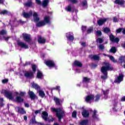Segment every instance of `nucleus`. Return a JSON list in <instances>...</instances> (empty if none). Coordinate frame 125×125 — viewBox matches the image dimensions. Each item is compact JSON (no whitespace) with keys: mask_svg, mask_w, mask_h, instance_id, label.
<instances>
[{"mask_svg":"<svg viewBox=\"0 0 125 125\" xmlns=\"http://www.w3.org/2000/svg\"><path fill=\"white\" fill-rule=\"evenodd\" d=\"M30 123H31L32 124H37V122H36V119L34 118L33 119H32L31 121H30Z\"/></svg>","mask_w":125,"mask_h":125,"instance_id":"obj_51","label":"nucleus"},{"mask_svg":"<svg viewBox=\"0 0 125 125\" xmlns=\"http://www.w3.org/2000/svg\"><path fill=\"white\" fill-rule=\"evenodd\" d=\"M72 117L73 118H76L77 117V112L76 111H74L72 113Z\"/></svg>","mask_w":125,"mask_h":125,"instance_id":"obj_48","label":"nucleus"},{"mask_svg":"<svg viewBox=\"0 0 125 125\" xmlns=\"http://www.w3.org/2000/svg\"><path fill=\"white\" fill-rule=\"evenodd\" d=\"M8 82V79H4L2 80V83H6Z\"/></svg>","mask_w":125,"mask_h":125,"instance_id":"obj_53","label":"nucleus"},{"mask_svg":"<svg viewBox=\"0 0 125 125\" xmlns=\"http://www.w3.org/2000/svg\"><path fill=\"white\" fill-rule=\"evenodd\" d=\"M99 48L102 50L105 48V47L104 46V45L101 44L99 46Z\"/></svg>","mask_w":125,"mask_h":125,"instance_id":"obj_50","label":"nucleus"},{"mask_svg":"<svg viewBox=\"0 0 125 125\" xmlns=\"http://www.w3.org/2000/svg\"><path fill=\"white\" fill-rule=\"evenodd\" d=\"M45 64H46V65L48 66V67H49V68H52L54 67V66H55L54 62H53V61H47L45 62Z\"/></svg>","mask_w":125,"mask_h":125,"instance_id":"obj_8","label":"nucleus"},{"mask_svg":"<svg viewBox=\"0 0 125 125\" xmlns=\"http://www.w3.org/2000/svg\"><path fill=\"white\" fill-rule=\"evenodd\" d=\"M47 117H48V114L45 111H43L42 113V118L44 121H47Z\"/></svg>","mask_w":125,"mask_h":125,"instance_id":"obj_22","label":"nucleus"},{"mask_svg":"<svg viewBox=\"0 0 125 125\" xmlns=\"http://www.w3.org/2000/svg\"><path fill=\"white\" fill-rule=\"evenodd\" d=\"M100 58L99 55L92 56V59H94V60H99Z\"/></svg>","mask_w":125,"mask_h":125,"instance_id":"obj_42","label":"nucleus"},{"mask_svg":"<svg viewBox=\"0 0 125 125\" xmlns=\"http://www.w3.org/2000/svg\"><path fill=\"white\" fill-rule=\"evenodd\" d=\"M90 82V79L87 77H84L83 78V84L84 87H87V84Z\"/></svg>","mask_w":125,"mask_h":125,"instance_id":"obj_7","label":"nucleus"},{"mask_svg":"<svg viewBox=\"0 0 125 125\" xmlns=\"http://www.w3.org/2000/svg\"><path fill=\"white\" fill-rule=\"evenodd\" d=\"M49 2V1H48V0H44L42 2V5L43 6V7H46V6L48 5Z\"/></svg>","mask_w":125,"mask_h":125,"instance_id":"obj_25","label":"nucleus"},{"mask_svg":"<svg viewBox=\"0 0 125 125\" xmlns=\"http://www.w3.org/2000/svg\"><path fill=\"white\" fill-rule=\"evenodd\" d=\"M38 42L39 43H45V42H46V40L44 38L42 37L41 36H38Z\"/></svg>","mask_w":125,"mask_h":125,"instance_id":"obj_12","label":"nucleus"},{"mask_svg":"<svg viewBox=\"0 0 125 125\" xmlns=\"http://www.w3.org/2000/svg\"><path fill=\"white\" fill-rule=\"evenodd\" d=\"M103 31L104 33H105L106 34H108V33H110V32H111V30H110V28L108 27L104 28Z\"/></svg>","mask_w":125,"mask_h":125,"instance_id":"obj_36","label":"nucleus"},{"mask_svg":"<svg viewBox=\"0 0 125 125\" xmlns=\"http://www.w3.org/2000/svg\"><path fill=\"white\" fill-rule=\"evenodd\" d=\"M82 5L84 8H87V2L86 0H84L82 2Z\"/></svg>","mask_w":125,"mask_h":125,"instance_id":"obj_39","label":"nucleus"},{"mask_svg":"<svg viewBox=\"0 0 125 125\" xmlns=\"http://www.w3.org/2000/svg\"><path fill=\"white\" fill-rule=\"evenodd\" d=\"M95 100L94 101L97 102V101H98L99 100V98H100V96L99 95H97L96 97H95Z\"/></svg>","mask_w":125,"mask_h":125,"instance_id":"obj_47","label":"nucleus"},{"mask_svg":"<svg viewBox=\"0 0 125 125\" xmlns=\"http://www.w3.org/2000/svg\"><path fill=\"white\" fill-rule=\"evenodd\" d=\"M122 47H124V48H125V42L122 44Z\"/></svg>","mask_w":125,"mask_h":125,"instance_id":"obj_64","label":"nucleus"},{"mask_svg":"<svg viewBox=\"0 0 125 125\" xmlns=\"http://www.w3.org/2000/svg\"><path fill=\"white\" fill-rule=\"evenodd\" d=\"M32 68L33 72H36V71H37V65H35L34 64L32 65Z\"/></svg>","mask_w":125,"mask_h":125,"instance_id":"obj_45","label":"nucleus"},{"mask_svg":"<svg viewBox=\"0 0 125 125\" xmlns=\"http://www.w3.org/2000/svg\"><path fill=\"white\" fill-rule=\"evenodd\" d=\"M56 89H58V90L59 91V92H60V86H56Z\"/></svg>","mask_w":125,"mask_h":125,"instance_id":"obj_59","label":"nucleus"},{"mask_svg":"<svg viewBox=\"0 0 125 125\" xmlns=\"http://www.w3.org/2000/svg\"><path fill=\"white\" fill-rule=\"evenodd\" d=\"M103 55H104V56H108L109 58V59H110V60H111V61H112V62H114V63L117 62V60H115V58H114V57H113L112 56H109V55H106L105 54H104Z\"/></svg>","mask_w":125,"mask_h":125,"instance_id":"obj_29","label":"nucleus"},{"mask_svg":"<svg viewBox=\"0 0 125 125\" xmlns=\"http://www.w3.org/2000/svg\"><path fill=\"white\" fill-rule=\"evenodd\" d=\"M80 125H88L87 120H83L80 123Z\"/></svg>","mask_w":125,"mask_h":125,"instance_id":"obj_35","label":"nucleus"},{"mask_svg":"<svg viewBox=\"0 0 125 125\" xmlns=\"http://www.w3.org/2000/svg\"><path fill=\"white\" fill-rule=\"evenodd\" d=\"M96 42L99 43H102V42H103V39H102V38H99L97 39Z\"/></svg>","mask_w":125,"mask_h":125,"instance_id":"obj_46","label":"nucleus"},{"mask_svg":"<svg viewBox=\"0 0 125 125\" xmlns=\"http://www.w3.org/2000/svg\"><path fill=\"white\" fill-rule=\"evenodd\" d=\"M18 44L19 46H21L22 48H25V49H27V48H29V46H28V45L26 44L24 42H18Z\"/></svg>","mask_w":125,"mask_h":125,"instance_id":"obj_14","label":"nucleus"},{"mask_svg":"<svg viewBox=\"0 0 125 125\" xmlns=\"http://www.w3.org/2000/svg\"><path fill=\"white\" fill-rule=\"evenodd\" d=\"M15 110L17 111L18 113H20V114H22V115L26 114V111L24 110L23 108H20L19 107L17 106L15 107Z\"/></svg>","mask_w":125,"mask_h":125,"instance_id":"obj_15","label":"nucleus"},{"mask_svg":"<svg viewBox=\"0 0 125 125\" xmlns=\"http://www.w3.org/2000/svg\"><path fill=\"white\" fill-rule=\"evenodd\" d=\"M51 110L52 112H56L57 117L59 119V121L61 122V119H62L63 116H64V110H63L62 108L56 109L54 107L51 108Z\"/></svg>","mask_w":125,"mask_h":125,"instance_id":"obj_2","label":"nucleus"},{"mask_svg":"<svg viewBox=\"0 0 125 125\" xmlns=\"http://www.w3.org/2000/svg\"><path fill=\"white\" fill-rule=\"evenodd\" d=\"M104 95V99H107L108 98V94H109V90H106V91L103 90Z\"/></svg>","mask_w":125,"mask_h":125,"instance_id":"obj_31","label":"nucleus"},{"mask_svg":"<svg viewBox=\"0 0 125 125\" xmlns=\"http://www.w3.org/2000/svg\"><path fill=\"white\" fill-rule=\"evenodd\" d=\"M117 104H118V101H115L113 102L114 107H112V109L114 112H117V111H118L116 108V107H117Z\"/></svg>","mask_w":125,"mask_h":125,"instance_id":"obj_28","label":"nucleus"},{"mask_svg":"<svg viewBox=\"0 0 125 125\" xmlns=\"http://www.w3.org/2000/svg\"><path fill=\"white\" fill-rule=\"evenodd\" d=\"M54 100L57 105H60V103L62 102V101L57 97H54Z\"/></svg>","mask_w":125,"mask_h":125,"instance_id":"obj_30","label":"nucleus"},{"mask_svg":"<svg viewBox=\"0 0 125 125\" xmlns=\"http://www.w3.org/2000/svg\"><path fill=\"white\" fill-rule=\"evenodd\" d=\"M40 20V18L38 17V14L36 12L33 13V21L34 22H38Z\"/></svg>","mask_w":125,"mask_h":125,"instance_id":"obj_21","label":"nucleus"},{"mask_svg":"<svg viewBox=\"0 0 125 125\" xmlns=\"http://www.w3.org/2000/svg\"><path fill=\"white\" fill-rule=\"evenodd\" d=\"M109 39L111 42H120V39L118 38H115L114 35H112L111 34L109 35Z\"/></svg>","mask_w":125,"mask_h":125,"instance_id":"obj_13","label":"nucleus"},{"mask_svg":"<svg viewBox=\"0 0 125 125\" xmlns=\"http://www.w3.org/2000/svg\"><path fill=\"white\" fill-rule=\"evenodd\" d=\"M107 21V19H100L97 21L98 24L99 26H101V25H103L105 22Z\"/></svg>","mask_w":125,"mask_h":125,"instance_id":"obj_17","label":"nucleus"},{"mask_svg":"<svg viewBox=\"0 0 125 125\" xmlns=\"http://www.w3.org/2000/svg\"><path fill=\"white\" fill-rule=\"evenodd\" d=\"M1 93L4 94L7 98H8V99H10L11 100H13V99H14V96H13L12 92L8 91L6 90H2Z\"/></svg>","mask_w":125,"mask_h":125,"instance_id":"obj_4","label":"nucleus"},{"mask_svg":"<svg viewBox=\"0 0 125 125\" xmlns=\"http://www.w3.org/2000/svg\"><path fill=\"white\" fill-rule=\"evenodd\" d=\"M39 93L40 96H41V97H42V98H43V97L45 96V93H44V92L42 90H39Z\"/></svg>","mask_w":125,"mask_h":125,"instance_id":"obj_32","label":"nucleus"},{"mask_svg":"<svg viewBox=\"0 0 125 125\" xmlns=\"http://www.w3.org/2000/svg\"><path fill=\"white\" fill-rule=\"evenodd\" d=\"M123 80H124V75L123 74H120L119 76L116 78L115 81V83H120L121 82H123Z\"/></svg>","mask_w":125,"mask_h":125,"instance_id":"obj_9","label":"nucleus"},{"mask_svg":"<svg viewBox=\"0 0 125 125\" xmlns=\"http://www.w3.org/2000/svg\"><path fill=\"white\" fill-rule=\"evenodd\" d=\"M37 76L38 79H42V73L40 71L38 70Z\"/></svg>","mask_w":125,"mask_h":125,"instance_id":"obj_33","label":"nucleus"},{"mask_svg":"<svg viewBox=\"0 0 125 125\" xmlns=\"http://www.w3.org/2000/svg\"><path fill=\"white\" fill-rule=\"evenodd\" d=\"M25 94H26V93L25 92H22V91L20 92V95L21 96H24Z\"/></svg>","mask_w":125,"mask_h":125,"instance_id":"obj_52","label":"nucleus"},{"mask_svg":"<svg viewBox=\"0 0 125 125\" xmlns=\"http://www.w3.org/2000/svg\"><path fill=\"white\" fill-rule=\"evenodd\" d=\"M121 101H122L123 102L125 101V96H124L121 98Z\"/></svg>","mask_w":125,"mask_h":125,"instance_id":"obj_61","label":"nucleus"},{"mask_svg":"<svg viewBox=\"0 0 125 125\" xmlns=\"http://www.w3.org/2000/svg\"><path fill=\"white\" fill-rule=\"evenodd\" d=\"M7 34V32H6V30H2L0 31V37H1V36H3V39H4L5 41H8V39H9V37H5L3 36L6 35Z\"/></svg>","mask_w":125,"mask_h":125,"instance_id":"obj_10","label":"nucleus"},{"mask_svg":"<svg viewBox=\"0 0 125 125\" xmlns=\"http://www.w3.org/2000/svg\"><path fill=\"white\" fill-rule=\"evenodd\" d=\"M15 101L16 102H18V103H21V102H23V101H24V99L21 96H17Z\"/></svg>","mask_w":125,"mask_h":125,"instance_id":"obj_20","label":"nucleus"},{"mask_svg":"<svg viewBox=\"0 0 125 125\" xmlns=\"http://www.w3.org/2000/svg\"><path fill=\"white\" fill-rule=\"evenodd\" d=\"M66 37L67 41H74V34L72 32H68L66 34Z\"/></svg>","mask_w":125,"mask_h":125,"instance_id":"obj_5","label":"nucleus"},{"mask_svg":"<svg viewBox=\"0 0 125 125\" xmlns=\"http://www.w3.org/2000/svg\"><path fill=\"white\" fill-rule=\"evenodd\" d=\"M28 94L31 98V99H35L36 98V95L33 91H29Z\"/></svg>","mask_w":125,"mask_h":125,"instance_id":"obj_23","label":"nucleus"},{"mask_svg":"<svg viewBox=\"0 0 125 125\" xmlns=\"http://www.w3.org/2000/svg\"><path fill=\"white\" fill-rule=\"evenodd\" d=\"M122 31H123V29L122 28H119L118 29H117L116 30V32L117 33H121L122 32Z\"/></svg>","mask_w":125,"mask_h":125,"instance_id":"obj_55","label":"nucleus"},{"mask_svg":"<svg viewBox=\"0 0 125 125\" xmlns=\"http://www.w3.org/2000/svg\"><path fill=\"white\" fill-rule=\"evenodd\" d=\"M122 33H123V35H125V28H124L123 29Z\"/></svg>","mask_w":125,"mask_h":125,"instance_id":"obj_63","label":"nucleus"},{"mask_svg":"<svg viewBox=\"0 0 125 125\" xmlns=\"http://www.w3.org/2000/svg\"><path fill=\"white\" fill-rule=\"evenodd\" d=\"M109 51L110 52H112V53H116L117 52V48H116V47H112Z\"/></svg>","mask_w":125,"mask_h":125,"instance_id":"obj_37","label":"nucleus"},{"mask_svg":"<svg viewBox=\"0 0 125 125\" xmlns=\"http://www.w3.org/2000/svg\"><path fill=\"white\" fill-rule=\"evenodd\" d=\"M118 20L117 19L116 17H114L113 18V22H118Z\"/></svg>","mask_w":125,"mask_h":125,"instance_id":"obj_58","label":"nucleus"},{"mask_svg":"<svg viewBox=\"0 0 125 125\" xmlns=\"http://www.w3.org/2000/svg\"><path fill=\"white\" fill-rule=\"evenodd\" d=\"M85 30H86V26H82V31H83V32H84V31H85Z\"/></svg>","mask_w":125,"mask_h":125,"instance_id":"obj_57","label":"nucleus"},{"mask_svg":"<svg viewBox=\"0 0 125 125\" xmlns=\"http://www.w3.org/2000/svg\"><path fill=\"white\" fill-rule=\"evenodd\" d=\"M50 17L46 16L44 17V21H40L37 23V27H42V26H44L46 24H50Z\"/></svg>","mask_w":125,"mask_h":125,"instance_id":"obj_3","label":"nucleus"},{"mask_svg":"<svg viewBox=\"0 0 125 125\" xmlns=\"http://www.w3.org/2000/svg\"><path fill=\"white\" fill-rule=\"evenodd\" d=\"M9 12L8 11L4 10H3V11H1L0 12V14L1 15H6V14H8Z\"/></svg>","mask_w":125,"mask_h":125,"instance_id":"obj_38","label":"nucleus"},{"mask_svg":"<svg viewBox=\"0 0 125 125\" xmlns=\"http://www.w3.org/2000/svg\"><path fill=\"white\" fill-rule=\"evenodd\" d=\"M95 34H96V36L100 37L101 35H102V33L101 32V31L98 30L95 32Z\"/></svg>","mask_w":125,"mask_h":125,"instance_id":"obj_43","label":"nucleus"},{"mask_svg":"<svg viewBox=\"0 0 125 125\" xmlns=\"http://www.w3.org/2000/svg\"><path fill=\"white\" fill-rule=\"evenodd\" d=\"M69 1L72 2L73 3H77L78 2V0H69Z\"/></svg>","mask_w":125,"mask_h":125,"instance_id":"obj_54","label":"nucleus"},{"mask_svg":"<svg viewBox=\"0 0 125 125\" xmlns=\"http://www.w3.org/2000/svg\"><path fill=\"white\" fill-rule=\"evenodd\" d=\"M41 111H42V110H36L35 111V113L36 114V115H38V114L41 113Z\"/></svg>","mask_w":125,"mask_h":125,"instance_id":"obj_56","label":"nucleus"},{"mask_svg":"<svg viewBox=\"0 0 125 125\" xmlns=\"http://www.w3.org/2000/svg\"><path fill=\"white\" fill-rule=\"evenodd\" d=\"M94 100V96L93 95H88L85 97V101L87 103H90Z\"/></svg>","mask_w":125,"mask_h":125,"instance_id":"obj_6","label":"nucleus"},{"mask_svg":"<svg viewBox=\"0 0 125 125\" xmlns=\"http://www.w3.org/2000/svg\"><path fill=\"white\" fill-rule=\"evenodd\" d=\"M18 23H21V24H24V23H26V21H23L20 20L18 21Z\"/></svg>","mask_w":125,"mask_h":125,"instance_id":"obj_60","label":"nucleus"},{"mask_svg":"<svg viewBox=\"0 0 125 125\" xmlns=\"http://www.w3.org/2000/svg\"><path fill=\"white\" fill-rule=\"evenodd\" d=\"M24 6H26L27 7H34V5H35V3L30 1L24 3Z\"/></svg>","mask_w":125,"mask_h":125,"instance_id":"obj_18","label":"nucleus"},{"mask_svg":"<svg viewBox=\"0 0 125 125\" xmlns=\"http://www.w3.org/2000/svg\"><path fill=\"white\" fill-rule=\"evenodd\" d=\"M81 45H82V46H85L86 43L85 42H82Z\"/></svg>","mask_w":125,"mask_h":125,"instance_id":"obj_62","label":"nucleus"},{"mask_svg":"<svg viewBox=\"0 0 125 125\" xmlns=\"http://www.w3.org/2000/svg\"><path fill=\"white\" fill-rule=\"evenodd\" d=\"M25 77H26V78H33L34 74L32 73V72H27L25 73L24 74Z\"/></svg>","mask_w":125,"mask_h":125,"instance_id":"obj_27","label":"nucleus"},{"mask_svg":"<svg viewBox=\"0 0 125 125\" xmlns=\"http://www.w3.org/2000/svg\"><path fill=\"white\" fill-rule=\"evenodd\" d=\"M103 65H104L101 68V72L104 74V75L101 76V79L103 80H106L108 78V73L107 71H112L113 68L110 65L109 62H104Z\"/></svg>","mask_w":125,"mask_h":125,"instance_id":"obj_1","label":"nucleus"},{"mask_svg":"<svg viewBox=\"0 0 125 125\" xmlns=\"http://www.w3.org/2000/svg\"><path fill=\"white\" fill-rule=\"evenodd\" d=\"M31 84H32V87L33 88H35V89H37V90H40V87L39 85L38 84L33 83H32Z\"/></svg>","mask_w":125,"mask_h":125,"instance_id":"obj_24","label":"nucleus"},{"mask_svg":"<svg viewBox=\"0 0 125 125\" xmlns=\"http://www.w3.org/2000/svg\"><path fill=\"white\" fill-rule=\"evenodd\" d=\"M119 61L121 63H124L125 62V57H121L119 58Z\"/></svg>","mask_w":125,"mask_h":125,"instance_id":"obj_41","label":"nucleus"},{"mask_svg":"<svg viewBox=\"0 0 125 125\" xmlns=\"http://www.w3.org/2000/svg\"><path fill=\"white\" fill-rule=\"evenodd\" d=\"M23 39L25 42H30L31 41V36L26 33L22 34Z\"/></svg>","mask_w":125,"mask_h":125,"instance_id":"obj_16","label":"nucleus"},{"mask_svg":"<svg viewBox=\"0 0 125 125\" xmlns=\"http://www.w3.org/2000/svg\"><path fill=\"white\" fill-rule=\"evenodd\" d=\"M65 10L66 11H68V12H70V11H71V10H72V6H71L70 5L67 6L65 8Z\"/></svg>","mask_w":125,"mask_h":125,"instance_id":"obj_40","label":"nucleus"},{"mask_svg":"<svg viewBox=\"0 0 125 125\" xmlns=\"http://www.w3.org/2000/svg\"><path fill=\"white\" fill-rule=\"evenodd\" d=\"M32 14H33V11L32 10H30L29 13H26L25 12L22 13V15L24 18H30V17L32 16Z\"/></svg>","mask_w":125,"mask_h":125,"instance_id":"obj_11","label":"nucleus"},{"mask_svg":"<svg viewBox=\"0 0 125 125\" xmlns=\"http://www.w3.org/2000/svg\"><path fill=\"white\" fill-rule=\"evenodd\" d=\"M82 114L84 118H87V117L89 116V112H88V111L85 109L83 110Z\"/></svg>","mask_w":125,"mask_h":125,"instance_id":"obj_19","label":"nucleus"},{"mask_svg":"<svg viewBox=\"0 0 125 125\" xmlns=\"http://www.w3.org/2000/svg\"><path fill=\"white\" fill-rule=\"evenodd\" d=\"M92 31H93V27H90L88 29L87 33V34H90Z\"/></svg>","mask_w":125,"mask_h":125,"instance_id":"obj_44","label":"nucleus"},{"mask_svg":"<svg viewBox=\"0 0 125 125\" xmlns=\"http://www.w3.org/2000/svg\"><path fill=\"white\" fill-rule=\"evenodd\" d=\"M35 1L36 3L39 4V5H41V4H42V1H41V0H35Z\"/></svg>","mask_w":125,"mask_h":125,"instance_id":"obj_49","label":"nucleus"},{"mask_svg":"<svg viewBox=\"0 0 125 125\" xmlns=\"http://www.w3.org/2000/svg\"><path fill=\"white\" fill-rule=\"evenodd\" d=\"M73 65V66H77V67H82V66H83L82 62L78 61H76L75 62H74Z\"/></svg>","mask_w":125,"mask_h":125,"instance_id":"obj_26","label":"nucleus"},{"mask_svg":"<svg viewBox=\"0 0 125 125\" xmlns=\"http://www.w3.org/2000/svg\"><path fill=\"white\" fill-rule=\"evenodd\" d=\"M96 113H97V111L96 110H94V111H93V118L95 120H98V117H97V115H96Z\"/></svg>","mask_w":125,"mask_h":125,"instance_id":"obj_34","label":"nucleus"}]
</instances>
